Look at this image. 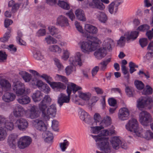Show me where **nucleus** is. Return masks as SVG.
Instances as JSON below:
<instances>
[{"label": "nucleus", "instance_id": "31", "mask_svg": "<svg viewBox=\"0 0 153 153\" xmlns=\"http://www.w3.org/2000/svg\"><path fill=\"white\" fill-rule=\"evenodd\" d=\"M42 133V135L45 138V141L47 143H49L53 139V134L49 131L46 130L43 131Z\"/></svg>", "mask_w": 153, "mask_h": 153}, {"label": "nucleus", "instance_id": "21", "mask_svg": "<svg viewBox=\"0 0 153 153\" xmlns=\"http://www.w3.org/2000/svg\"><path fill=\"white\" fill-rule=\"evenodd\" d=\"M80 110V119L85 123L89 124H91V121L92 119L90 116L84 110L81 109Z\"/></svg>", "mask_w": 153, "mask_h": 153}, {"label": "nucleus", "instance_id": "3", "mask_svg": "<svg viewBox=\"0 0 153 153\" xmlns=\"http://www.w3.org/2000/svg\"><path fill=\"white\" fill-rule=\"evenodd\" d=\"M82 87L76 85V84L71 83L70 86H68L67 89V92L68 94V96L63 93H61L58 96V103L61 107L64 103L69 102L70 100V95L72 91L75 94L77 91L79 90H81Z\"/></svg>", "mask_w": 153, "mask_h": 153}, {"label": "nucleus", "instance_id": "41", "mask_svg": "<svg viewBox=\"0 0 153 153\" xmlns=\"http://www.w3.org/2000/svg\"><path fill=\"white\" fill-rule=\"evenodd\" d=\"M20 74H21L22 77L25 82H28L31 79V75L28 73L25 72H22Z\"/></svg>", "mask_w": 153, "mask_h": 153}, {"label": "nucleus", "instance_id": "46", "mask_svg": "<svg viewBox=\"0 0 153 153\" xmlns=\"http://www.w3.org/2000/svg\"><path fill=\"white\" fill-rule=\"evenodd\" d=\"M94 119L96 125H100V123L102 120L100 115L98 113H96L94 115Z\"/></svg>", "mask_w": 153, "mask_h": 153}, {"label": "nucleus", "instance_id": "24", "mask_svg": "<svg viewBox=\"0 0 153 153\" xmlns=\"http://www.w3.org/2000/svg\"><path fill=\"white\" fill-rule=\"evenodd\" d=\"M111 143L113 148L115 150L118 149L122 143L121 140L117 137H114L111 138Z\"/></svg>", "mask_w": 153, "mask_h": 153}, {"label": "nucleus", "instance_id": "1", "mask_svg": "<svg viewBox=\"0 0 153 153\" xmlns=\"http://www.w3.org/2000/svg\"><path fill=\"white\" fill-rule=\"evenodd\" d=\"M85 36L89 40L88 42H80L78 45L82 51L84 53H88L96 50L99 46V44L101 43L100 40L97 37L87 35Z\"/></svg>", "mask_w": 153, "mask_h": 153}, {"label": "nucleus", "instance_id": "38", "mask_svg": "<svg viewBox=\"0 0 153 153\" xmlns=\"http://www.w3.org/2000/svg\"><path fill=\"white\" fill-rule=\"evenodd\" d=\"M69 144V142L66 139L64 140L63 142L60 143H59V147L61 151L62 152H65Z\"/></svg>", "mask_w": 153, "mask_h": 153}, {"label": "nucleus", "instance_id": "48", "mask_svg": "<svg viewBox=\"0 0 153 153\" xmlns=\"http://www.w3.org/2000/svg\"><path fill=\"white\" fill-rule=\"evenodd\" d=\"M57 4L59 6L65 10H68L70 8L69 4L63 1H59Z\"/></svg>", "mask_w": 153, "mask_h": 153}, {"label": "nucleus", "instance_id": "60", "mask_svg": "<svg viewBox=\"0 0 153 153\" xmlns=\"http://www.w3.org/2000/svg\"><path fill=\"white\" fill-rule=\"evenodd\" d=\"M139 43L142 47L146 46L148 43V40L146 38H142L139 40Z\"/></svg>", "mask_w": 153, "mask_h": 153}, {"label": "nucleus", "instance_id": "29", "mask_svg": "<svg viewBox=\"0 0 153 153\" xmlns=\"http://www.w3.org/2000/svg\"><path fill=\"white\" fill-rule=\"evenodd\" d=\"M48 30L52 36H54L57 38L60 39L61 35L58 34L59 30L58 29L54 26H50L48 27Z\"/></svg>", "mask_w": 153, "mask_h": 153}, {"label": "nucleus", "instance_id": "61", "mask_svg": "<svg viewBox=\"0 0 153 153\" xmlns=\"http://www.w3.org/2000/svg\"><path fill=\"white\" fill-rule=\"evenodd\" d=\"M8 50L11 51V53H14L16 51L17 48L13 45L11 44L8 45Z\"/></svg>", "mask_w": 153, "mask_h": 153}, {"label": "nucleus", "instance_id": "52", "mask_svg": "<svg viewBox=\"0 0 153 153\" xmlns=\"http://www.w3.org/2000/svg\"><path fill=\"white\" fill-rule=\"evenodd\" d=\"M99 126L96 127H91V132L94 134H97L102 129H103V127H102L100 125Z\"/></svg>", "mask_w": 153, "mask_h": 153}, {"label": "nucleus", "instance_id": "36", "mask_svg": "<svg viewBox=\"0 0 153 153\" xmlns=\"http://www.w3.org/2000/svg\"><path fill=\"white\" fill-rule=\"evenodd\" d=\"M78 95L79 97L85 100H88L91 97V94L89 93H84L80 91H78Z\"/></svg>", "mask_w": 153, "mask_h": 153}, {"label": "nucleus", "instance_id": "44", "mask_svg": "<svg viewBox=\"0 0 153 153\" xmlns=\"http://www.w3.org/2000/svg\"><path fill=\"white\" fill-rule=\"evenodd\" d=\"M152 88L149 85H146V88L143 89L142 94L144 95H149L153 92Z\"/></svg>", "mask_w": 153, "mask_h": 153}, {"label": "nucleus", "instance_id": "39", "mask_svg": "<svg viewBox=\"0 0 153 153\" xmlns=\"http://www.w3.org/2000/svg\"><path fill=\"white\" fill-rule=\"evenodd\" d=\"M102 134L103 136L111 135L115 134V131L114 128H109L108 129H105L102 131Z\"/></svg>", "mask_w": 153, "mask_h": 153}, {"label": "nucleus", "instance_id": "20", "mask_svg": "<svg viewBox=\"0 0 153 153\" xmlns=\"http://www.w3.org/2000/svg\"><path fill=\"white\" fill-rule=\"evenodd\" d=\"M25 112L23 108L19 104L15 105L13 107V114L16 117H22Z\"/></svg>", "mask_w": 153, "mask_h": 153}, {"label": "nucleus", "instance_id": "26", "mask_svg": "<svg viewBox=\"0 0 153 153\" xmlns=\"http://www.w3.org/2000/svg\"><path fill=\"white\" fill-rule=\"evenodd\" d=\"M85 29L89 33L92 34H96L98 32V29L97 27L88 24L85 25Z\"/></svg>", "mask_w": 153, "mask_h": 153}, {"label": "nucleus", "instance_id": "4", "mask_svg": "<svg viewBox=\"0 0 153 153\" xmlns=\"http://www.w3.org/2000/svg\"><path fill=\"white\" fill-rule=\"evenodd\" d=\"M82 56L80 53L77 52L76 53L74 57L70 58L69 61L70 63L73 66L69 65L66 68L65 72L67 75H69L73 72L76 71L75 65H78L79 66H81L82 65Z\"/></svg>", "mask_w": 153, "mask_h": 153}, {"label": "nucleus", "instance_id": "7", "mask_svg": "<svg viewBox=\"0 0 153 153\" xmlns=\"http://www.w3.org/2000/svg\"><path fill=\"white\" fill-rule=\"evenodd\" d=\"M138 34V31H135L131 32L130 34H125V36H126V37L121 36L120 39L117 41V45L120 47L124 46L125 45L126 39L128 41L131 39H135L137 37Z\"/></svg>", "mask_w": 153, "mask_h": 153}, {"label": "nucleus", "instance_id": "22", "mask_svg": "<svg viewBox=\"0 0 153 153\" xmlns=\"http://www.w3.org/2000/svg\"><path fill=\"white\" fill-rule=\"evenodd\" d=\"M16 95L11 92H7L2 96V100L7 102H9L14 100L16 98Z\"/></svg>", "mask_w": 153, "mask_h": 153}, {"label": "nucleus", "instance_id": "64", "mask_svg": "<svg viewBox=\"0 0 153 153\" xmlns=\"http://www.w3.org/2000/svg\"><path fill=\"white\" fill-rule=\"evenodd\" d=\"M146 35L149 40L152 39L153 37V28L151 30L147 31Z\"/></svg>", "mask_w": 153, "mask_h": 153}, {"label": "nucleus", "instance_id": "8", "mask_svg": "<svg viewBox=\"0 0 153 153\" xmlns=\"http://www.w3.org/2000/svg\"><path fill=\"white\" fill-rule=\"evenodd\" d=\"M139 117L140 122L142 125L145 126H147L152 121L150 114L146 111H143L140 113Z\"/></svg>", "mask_w": 153, "mask_h": 153}, {"label": "nucleus", "instance_id": "27", "mask_svg": "<svg viewBox=\"0 0 153 153\" xmlns=\"http://www.w3.org/2000/svg\"><path fill=\"white\" fill-rule=\"evenodd\" d=\"M47 108V105L46 104L42 101H41L39 104V109L42 113V116L44 119L45 116Z\"/></svg>", "mask_w": 153, "mask_h": 153}, {"label": "nucleus", "instance_id": "53", "mask_svg": "<svg viewBox=\"0 0 153 153\" xmlns=\"http://www.w3.org/2000/svg\"><path fill=\"white\" fill-rule=\"evenodd\" d=\"M44 93L48 94L50 91V88L49 86L46 84L45 83L40 89Z\"/></svg>", "mask_w": 153, "mask_h": 153}, {"label": "nucleus", "instance_id": "11", "mask_svg": "<svg viewBox=\"0 0 153 153\" xmlns=\"http://www.w3.org/2000/svg\"><path fill=\"white\" fill-rule=\"evenodd\" d=\"M32 141L31 138L29 136H24L20 138L18 141V146L20 149H23L28 146Z\"/></svg>", "mask_w": 153, "mask_h": 153}, {"label": "nucleus", "instance_id": "33", "mask_svg": "<svg viewBox=\"0 0 153 153\" xmlns=\"http://www.w3.org/2000/svg\"><path fill=\"white\" fill-rule=\"evenodd\" d=\"M17 101L20 104L25 105L30 102V99L28 96L24 95L19 98L17 99Z\"/></svg>", "mask_w": 153, "mask_h": 153}, {"label": "nucleus", "instance_id": "57", "mask_svg": "<svg viewBox=\"0 0 153 153\" xmlns=\"http://www.w3.org/2000/svg\"><path fill=\"white\" fill-rule=\"evenodd\" d=\"M150 28V26L146 24L143 25L139 27L137 30L141 31H146L148 30Z\"/></svg>", "mask_w": 153, "mask_h": 153}, {"label": "nucleus", "instance_id": "12", "mask_svg": "<svg viewBox=\"0 0 153 153\" xmlns=\"http://www.w3.org/2000/svg\"><path fill=\"white\" fill-rule=\"evenodd\" d=\"M13 89L17 96L22 95L25 93V85L20 82L14 83L13 85Z\"/></svg>", "mask_w": 153, "mask_h": 153}, {"label": "nucleus", "instance_id": "19", "mask_svg": "<svg viewBox=\"0 0 153 153\" xmlns=\"http://www.w3.org/2000/svg\"><path fill=\"white\" fill-rule=\"evenodd\" d=\"M18 135L15 133H12L10 134L7 139V143L9 146L13 149L15 147Z\"/></svg>", "mask_w": 153, "mask_h": 153}, {"label": "nucleus", "instance_id": "62", "mask_svg": "<svg viewBox=\"0 0 153 153\" xmlns=\"http://www.w3.org/2000/svg\"><path fill=\"white\" fill-rule=\"evenodd\" d=\"M56 76H57L59 80L63 82L66 83H67L68 81L67 78L65 76L62 75L57 74Z\"/></svg>", "mask_w": 153, "mask_h": 153}, {"label": "nucleus", "instance_id": "55", "mask_svg": "<svg viewBox=\"0 0 153 153\" xmlns=\"http://www.w3.org/2000/svg\"><path fill=\"white\" fill-rule=\"evenodd\" d=\"M7 55L2 51H0V62H3L7 59Z\"/></svg>", "mask_w": 153, "mask_h": 153}, {"label": "nucleus", "instance_id": "32", "mask_svg": "<svg viewBox=\"0 0 153 153\" xmlns=\"http://www.w3.org/2000/svg\"><path fill=\"white\" fill-rule=\"evenodd\" d=\"M75 14L78 19L82 21H86L84 12L82 10L80 9L77 10L75 12Z\"/></svg>", "mask_w": 153, "mask_h": 153}, {"label": "nucleus", "instance_id": "23", "mask_svg": "<svg viewBox=\"0 0 153 153\" xmlns=\"http://www.w3.org/2000/svg\"><path fill=\"white\" fill-rule=\"evenodd\" d=\"M56 24L59 25L61 27H66L69 25L68 20L67 18L65 16L61 15L57 18Z\"/></svg>", "mask_w": 153, "mask_h": 153}, {"label": "nucleus", "instance_id": "49", "mask_svg": "<svg viewBox=\"0 0 153 153\" xmlns=\"http://www.w3.org/2000/svg\"><path fill=\"white\" fill-rule=\"evenodd\" d=\"M134 84L136 88L139 90H142L144 87V85L143 83L140 81L138 80L135 81Z\"/></svg>", "mask_w": 153, "mask_h": 153}, {"label": "nucleus", "instance_id": "13", "mask_svg": "<svg viewBox=\"0 0 153 153\" xmlns=\"http://www.w3.org/2000/svg\"><path fill=\"white\" fill-rule=\"evenodd\" d=\"M15 125L19 130L24 131L26 130L28 127V123L26 119L21 118L16 120L15 123Z\"/></svg>", "mask_w": 153, "mask_h": 153}, {"label": "nucleus", "instance_id": "6", "mask_svg": "<svg viewBox=\"0 0 153 153\" xmlns=\"http://www.w3.org/2000/svg\"><path fill=\"white\" fill-rule=\"evenodd\" d=\"M40 77L44 79L53 89L56 88L57 90L65 89L66 86L63 83L58 82H52V78L50 76H48L45 74H43L40 76Z\"/></svg>", "mask_w": 153, "mask_h": 153}, {"label": "nucleus", "instance_id": "16", "mask_svg": "<svg viewBox=\"0 0 153 153\" xmlns=\"http://www.w3.org/2000/svg\"><path fill=\"white\" fill-rule=\"evenodd\" d=\"M33 124L37 130L40 131H45L47 130L46 126L44 122L41 120L36 119L34 120Z\"/></svg>", "mask_w": 153, "mask_h": 153}, {"label": "nucleus", "instance_id": "54", "mask_svg": "<svg viewBox=\"0 0 153 153\" xmlns=\"http://www.w3.org/2000/svg\"><path fill=\"white\" fill-rule=\"evenodd\" d=\"M54 61L55 65L58 68L59 70H61L63 69V66L59 59L55 58L54 59Z\"/></svg>", "mask_w": 153, "mask_h": 153}, {"label": "nucleus", "instance_id": "9", "mask_svg": "<svg viewBox=\"0 0 153 153\" xmlns=\"http://www.w3.org/2000/svg\"><path fill=\"white\" fill-rule=\"evenodd\" d=\"M126 128L128 130L134 132L137 136V133H139L138 123L135 119L133 118L130 120L126 125Z\"/></svg>", "mask_w": 153, "mask_h": 153}, {"label": "nucleus", "instance_id": "45", "mask_svg": "<svg viewBox=\"0 0 153 153\" xmlns=\"http://www.w3.org/2000/svg\"><path fill=\"white\" fill-rule=\"evenodd\" d=\"M7 29L8 31L5 33L3 37L0 38V42H5L8 41L10 37V34L11 31L10 29L8 28Z\"/></svg>", "mask_w": 153, "mask_h": 153}, {"label": "nucleus", "instance_id": "40", "mask_svg": "<svg viewBox=\"0 0 153 153\" xmlns=\"http://www.w3.org/2000/svg\"><path fill=\"white\" fill-rule=\"evenodd\" d=\"M111 59L108 58V59L103 61L102 62H101L99 64L101 69L104 71L106 68V67L108 63L110 62Z\"/></svg>", "mask_w": 153, "mask_h": 153}, {"label": "nucleus", "instance_id": "50", "mask_svg": "<svg viewBox=\"0 0 153 153\" xmlns=\"http://www.w3.org/2000/svg\"><path fill=\"white\" fill-rule=\"evenodd\" d=\"M33 56L35 59L38 60H41L43 58L41 52L38 51H36L34 52Z\"/></svg>", "mask_w": 153, "mask_h": 153}, {"label": "nucleus", "instance_id": "56", "mask_svg": "<svg viewBox=\"0 0 153 153\" xmlns=\"http://www.w3.org/2000/svg\"><path fill=\"white\" fill-rule=\"evenodd\" d=\"M4 126L6 129L9 130H12L14 128L13 124L12 122H6L4 124Z\"/></svg>", "mask_w": 153, "mask_h": 153}, {"label": "nucleus", "instance_id": "42", "mask_svg": "<svg viewBox=\"0 0 153 153\" xmlns=\"http://www.w3.org/2000/svg\"><path fill=\"white\" fill-rule=\"evenodd\" d=\"M17 35L18 36L16 37V39L18 43L21 45H26V43L21 39L23 36L22 32L19 30L17 32Z\"/></svg>", "mask_w": 153, "mask_h": 153}, {"label": "nucleus", "instance_id": "15", "mask_svg": "<svg viewBox=\"0 0 153 153\" xmlns=\"http://www.w3.org/2000/svg\"><path fill=\"white\" fill-rule=\"evenodd\" d=\"M129 111L128 108L125 107L122 108L119 110L118 118L122 121L127 120L129 118Z\"/></svg>", "mask_w": 153, "mask_h": 153}, {"label": "nucleus", "instance_id": "17", "mask_svg": "<svg viewBox=\"0 0 153 153\" xmlns=\"http://www.w3.org/2000/svg\"><path fill=\"white\" fill-rule=\"evenodd\" d=\"M56 106L55 104H52L47 108L45 116L44 119V120H49L50 118V115L53 116L55 115L56 112Z\"/></svg>", "mask_w": 153, "mask_h": 153}, {"label": "nucleus", "instance_id": "30", "mask_svg": "<svg viewBox=\"0 0 153 153\" xmlns=\"http://www.w3.org/2000/svg\"><path fill=\"white\" fill-rule=\"evenodd\" d=\"M111 123V119L109 116H107L104 117L103 119L100 123V126L104 128L105 127H108Z\"/></svg>", "mask_w": 153, "mask_h": 153}, {"label": "nucleus", "instance_id": "2", "mask_svg": "<svg viewBox=\"0 0 153 153\" xmlns=\"http://www.w3.org/2000/svg\"><path fill=\"white\" fill-rule=\"evenodd\" d=\"M96 142L97 148L101 151H96V153H111V147L108 139L99 135H91Z\"/></svg>", "mask_w": 153, "mask_h": 153}, {"label": "nucleus", "instance_id": "37", "mask_svg": "<svg viewBox=\"0 0 153 153\" xmlns=\"http://www.w3.org/2000/svg\"><path fill=\"white\" fill-rule=\"evenodd\" d=\"M97 16L98 20L102 23H105L108 19L107 16L103 12L99 13Z\"/></svg>", "mask_w": 153, "mask_h": 153}, {"label": "nucleus", "instance_id": "18", "mask_svg": "<svg viewBox=\"0 0 153 153\" xmlns=\"http://www.w3.org/2000/svg\"><path fill=\"white\" fill-rule=\"evenodd\" d=\"M87 4L92 8H96L101 10L105 8V6L102 3L98 0H88Z\"/></svg>", "mask_w": 153, "mask_h": 153}, {"label": "nucleus", "instance_id": "43", "mask_svg": "<svg viewBox=\"0 0 153 153\" xmlns=\"http://www.w3.org/2000/svg\"><path fill=\"white\" fill-rule=\"evenodd\" d=\"M118 10V7L117 6L114 5V3H111L109 5L108 7V10L110 13L115 14Z\"/></svg>", "mask_w": 153, "mask_h": 153}, {"label": "nucleus", "instance_id": "59", "mask_svg": "<svg viewBox=\"0 0 153 153\" xmlns=\"http://www.w3.org/2000/svg\"><path fill=\"white\" fill-rule=\"evenodd\" d=\"M51 99L50 96L48 95H47L44 97L42 101L44 103L46 104L47 105L51 103Z\"/></svg>", "mask_w": 153, "mask_h": 153}, {"label": "nucleus", "instance_id": "14", "mask_svg": "<svg viewBox=\"0 0 153 153\" xmlns=\"http://www.w3.org/2000/svg\"><path fill=\"white\" fill-rule=\"evenodd\" d=\"M0 97L3 94V91H9L11 88V85L7 80L2 79L0 81Z\"/></svg>", "mask_w": 153, "mask_h": 153}, {"label": "nucleus", "instance_id": "28", "mask_svg": "<svg viewBox=\"0 0 153 153\" xmlns=\"http://www.w3.org/2000/svg\"><path fill=\"white\" fill-rule=\"evenodd\" d=\"M43 94L39 91H36L32 95V98L35 102L40 101L43 98Z\"/></svg>", "mask_w": 153, "mask_h": 153}, {"label": "nucleus", "instance_id": "51", "mask_svg": "<svg viewBox=\"0 0 153 153\" xmlns=\"http://www.w3.org/2000/svg\"><path fill=\"white\" fill-rule=\"evenodd\" d=\"M45 83L41 80H36L32 81V84L33 85H36L39 89L42 87Z\"/></svg>", "mask_w": 153, "mask_h": 153}, {"label": "nucleus", "instance_id": "10", "mask_svg": "<svg viewBox=\"0 0 153 153\" xmlns=\"http://www.w3.org/2000/svg\"><path fill=\"white\" fill-rule=\"evenodd\" d=\"M153 102L151 97H141L137 101V106L139 109H140L152 104Z\"/></svg>", "mask_w": 153, "mask_h": 153}, {"label": "nucleus", "instance_id": "35", "mask_svg": "<svg viewBox=\"0 0 153 153\" xmlns=\"http://www.w3.org/2000/svg\"><path fill=\"white\" fill-rule=\"evenodd\" d=\"M49 51L58 53H60L61 52L62 49L58 45H51L48 48Z\"/></svg>", "mask_w": 153, "mask_h": 153}, {"label": "nucleus", "instance_id": "63", "mask_svg": "<svg viewBox=\"0 0 153 153\" xmlns=\"http://www.w3.org/2000/svg\"><path fill=\"white\" fill-rule=\"evenodd\" d=\"M69 53L67 50L63 51V55L62 56V59L64 60H67L69 57Z\"/></svg>", "mask_w": 153, "mask_h": 153}, {"label": "nucleus", "instance_id": "58", "mask_svg": "<svg viewBox=\"0 0 153 153\" xmlns=\"http://www.w3.org/2000/svg\"><path fill=\"white\" fill-rule=\"evenodd\" d=\"M58 122L55 120H53L52 121V127L53 130L55 131H58Z\"/></svg>", "mask_w": 153, "mask_h": 153}, {"label": "nucleus", "instance_id": "47", "mask_svg": "<svg viewBox=\"0 0 153 153\" xmlns=\"http://www.w3.org/2000/svg\"><path fill=\"white\" fill-rule=\"evenodd\" d=\"M7 133L4 128L0 127V141L4 140L6 138Z\"/></svg>", "mask_w": 153, "mask_h": 153}, {"label": "nucleus", "instance_id": "25", "mask_svg": "<svg viewBox=\"0 0 153 153\" xmlns=\"http://www.w3.org/2000/svg\"><path fill=\"white\" fill-rule=\"evenodd\" d=\"M137 136L145 138L147 140H150L153 139V132L150 130H148L141 134L140 132L137 133Z\"/></svg>", "mask_w": 153, "mask_h": 153}, {"label": "nucleus", "instance_id": "5", "mask_svg": "<svg viewBox=\"0 0 153 153\" xmlns=\"http://www.w3.org/2000/svg\"><path fill=\"white\" fill-rule=\"evenodd\" d=\"M111 40L110 39H106L104 41L103 43V47L99 48L94 53V55L96 58L101 59L105 55L107 49L109 51L111 50Z\"/></svg>", "mask_w": 153, "mask_h": 153}, {"label": "nucleus", "instance_id": "34", "mask_svg": "<svg viewBox=\"0 0 153 153\" xmlns=\"http://www.w3.org/2000/svg\"><path fill=\"white\" fill-rule=\"evenodd\" d=\"M36 109V107L34 105L31 108L30 110V117L31 119H33L39 116L38 112Z\"/></svg>", "mask_w": 153, "mask_h": 153}]
</instances>
